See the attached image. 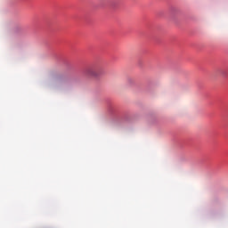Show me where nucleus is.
I'll return each instance as SVG.
<instances>
[{
	"label": "nucleus",
	"mask_w": 228,
	"mask_h": 228,
	"mask_svg": "<svg viewBox=\"0 0 228 228\" xmlns=\"http://www.w3.org/2000/svg\"><path fill=\"white\" fill-rule=\"evenodd\" d=\"M85 74L87 77H99L101 76V67L91 66L86 69Z\"/></svg>",
	"instance_id": "f257e3e1"
}]
</instances>
